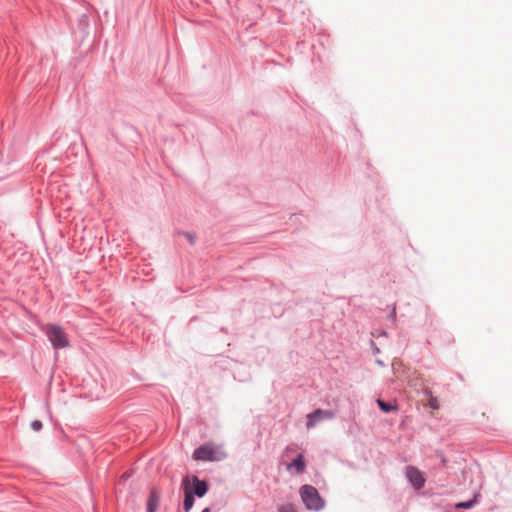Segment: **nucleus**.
<instances>
[{"instance_id":"nucleus-1","label":"nucleus","mask_w":512,"mask_h":512,"mask_svg":"<svg viewBox=\"0 0 512 512\" xmlns=\"http://www.w3.org/2000/svg\"><path fill=\"white\" fill-rule=\"evenodd\" d=\"M43 331L55 350L69 347V338L61 326L47 324Z\"/></svg>"},{"instance_id":"nucleus-2","label":"nucleus","mask_w":512,"mask_h":512,"mask_svg":"<svg viewBox=\"0 0 512 512\" xmlns=\"http://www.w3.org/2000/svg\"><path fill=\"white\" fill-rule=\"evenodd\" d=\"M299 494L307 509L319 511L324 507V500L314 486L308 484L301 486Z\"/></svg>"},{"instance_id":"nucleus-3","label":"nucleus","mask_w":512,"mask_h":512,"mask_svg":"<svg viewBox=\"0 0 512 512\" xmlns=\"http://www.w3.org/2000/svg\"><path fill=\"white\" fill-rule=\"evenodd\" d=\"M335 417V413L332 410L315 409L313 412L307 415L306 427L308 429L313 428L318 422L323 420H330Z\"/></svg>"},{"instance_id":"nucleus-4","label":"nucleus","mask_w":512,"mask_h":512,"mask_svg":"<svg viewBox=\"0 0 512 512\" xmlns=\"http://www.w3.org/2000/svg\"><path fill=\"white\" fill-rule=\"evenodd\" d=\"M406 478L409 483L415 488L419 490L424 487L426 479L424 474L415 466H407L406 467Z\"/></svg>"},{"instance_id":"nucleus-5","label":"nucleus","mask_w":512,"mask_h":512,"mask_svg":"<svg viewBox=\"0 0 512 512\" xmlns=\"http://www.w3.org/2000/svg\"><path fill=\"white\" fill-rule=\"evenodd\" d=\"M215 449L210 445H201L196 448L193 452V459L197 461H214L215 457Z\"/></svg>"},{"instance_id":"nucleus-6","label":"nucleus","mask_w":512,"mask_h":512,"mask_svg":"<svg viewBox=\"0 0 512 512\" xmlns=\"http://www.w3.org/2000/svg\"><path fill=\"white\" fill-rule=\"evenodd\" d=\"M192 482L193 486L190 487V492L192 493V495L194 497L197 496L199 498L203 497L207 493L209 488L207 482L198 479V477L196 476H193Z\"/></svg>"},{"instance_id":"nucleus-7","label":"nucleus","mask_w":512,"mask_h":512,"mask_svg":"<svg viewBox=\"0 0 512 512\" xmlns=\"http://www.w3.org/2000/svg\"><path fill=\"white\" fill-rule=\"evenodd\" d=\"M286 469L290 472L294 469L295 473L298 475L304 473L306 469L304 456L302 454H298L295 459L286 464Z\"/></svg>"},{"instance_id":"nucleus-8","label":"nucleus","mask_w":512,"mask_h":512,"mask_svg":"<svg viewBox=\"0 0 512 512\" xmlns=\"http://www.w3.org/2000/svg\"><path fill=\"white\" fill-rule=\"evenodd\" d=\"M187 482H188V479L185 478L183 480V484L185 485L184 486L183 509L185 510V512H189L192 509L194 502H195L194 496L190 492V486L187 485Z\"/></svg>"},{"instance_id":"nucleus-9","label":"nucleus","mask_w":512,"mask_h":512,"mask_svg":"<svg viewBox=\"0 0 512 512\" xmlns=\"http://www.w3.org/2000/svg\"><path fill=\"white\" fill-rule=\"evenodd\" d=\"M160 501L159 493L156 489L150 491V495L147 502V512H155Z\"/></svg>"},{"instance_id":"nucleus-10","label":"nucleus","mask_w":512,"mask_h":512,"mask_svg":"<svg viewBox=\"0 0 512 512\" xmlns=\"http://www.w3.org/2000/svg\"><path fill=\"white\" fill-rule=\"evenodd\" d=\"M377 404H378V407L385 413H388V412H392V411H396L397 410V405L395 404H392V403H388V402H385L381 399H378L377 400Z\"/></svg>"},{"instance_id":"nucleus-11","label":"nucleus","mask_w":512,"mask_h":512,"mask_svg":"<svg viewBox=\"0 0 512 512\" xmlns=\"http://www.w3.org/2000/svg\"><path fill=\"white\" fill-rule=\"evenodd\" d=\"M479 496V493H476L473 497V499H470L468 501L460 502L456 505L457 508L461 509H471L476 503H477V497Z\"/></svg>"},{"instance_id":"nucleus-12","label":"nucleus","mask_w":512,"mask_h":512,"mask_svg":"<svg viewBox=\"0 0 512 512\" xmlns=\"http://www.w3.org/2000/svg\"><path fill=\"white\" fill-rule=\"evenodd\" d=\"M277 511L278 512H296L294 505L291 503L279 505L277 507Z\"/></svg>"},{"instance_id":"nucleus-13","label":"nucleus","mask_w":512,"mask_h":512,"mask_svg":"<svg viewBox=\"0 0 512 512\" xmlns=\"http://www.w3.org/2000/svg\"><path fill=\"white\" fill-rule=\"evenodd\" d=\"M181 235H183L190 244H194L195 242V237L192 233L190 232H182Z\"/></svg>"},{"instance_id":"nucleus-14","label":"nucleus","mask_w":512,"mask_h":512,"mask_svg":"<svg viewBox=\"0 0 512 512\" xmlns=\"http://www.w3.org/2000/svg\"><path fill=\"white\" fill-rule=\"evenodd\" d=\"M31 427L35 431H40L42 428V422L39 420H34L31 424Z\"/></svg>"},{"instance_id":"nucleus-15","label":"nucleus","mask_w":512,"mask_h":512,"mask_svg":"<svg viewBox=\"0 0 512 512\" xmlns=\"http://www.w3.org/2000/svg\"><path fill=\"white\" fill-rule=\"evenodd\" d=\"M295 449L294 445L287 446L286 452L293 451Z\"/></svg>"},{"instance_id":"nucleus-16","label":"nucleus","mask_w":512,"mask_h":512,"mask_svg":"<svg viewBox=\"0 0 512 512\" xmlns=\"http://www.w3.org/2000/svg\"><path fill=\"white\" fill-rule=\"evenodd\" d=\"M201 512H211V511H210V508L207 507V508H204Z\"/></svg>"}]
</instances>
